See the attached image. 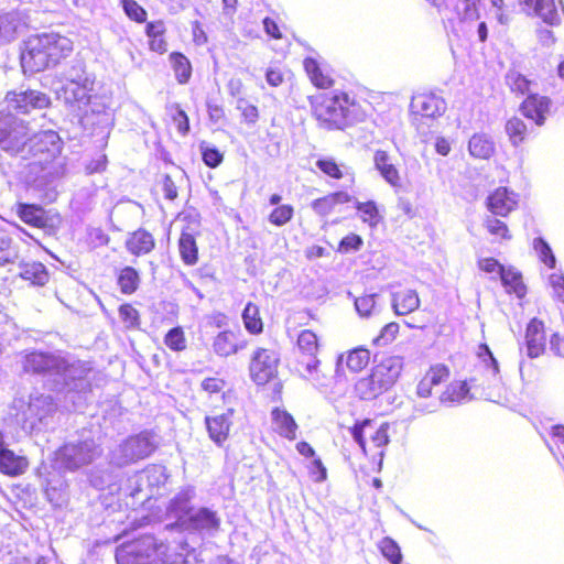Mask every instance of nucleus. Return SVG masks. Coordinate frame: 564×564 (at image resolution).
<instances>
[{"instance_id": "nucleus-1", "label": "nucleus", "mask_w": 564, "mask_h": 564, "mask_svg": "<svg viewBox=\"0 0 564 564\" xmlns=\"http://www.w3.org/2000/svg\"><path fill=\"white\" fill-rule=\"evenodd\" d=\"M73 42L56 32L29 35L20 46L19 61L25 75L55 68L70 56Z\"/></svg>"}, {"instance_id": "nucleus-2", "label": "nucleus", "mask_w": 564, "mask_h": 564, "mask_svg": "<svg viewBox=\"0 0 564 564\" xmlns=\"http://www.w3.org/2000/svg\"><path fill=\"white\" fill-rule=\"evenodd\" d=\"M308 104L317 126L327 131H344L365 118L359 101L345 90L310 96Z\"/></svg>"}, {"instance_id": "nucleus-3", "label": "nucleus", "mask_w": 564, "mask_h": 564, "mask_svg": "<svg viewBox=\"0 0 564 564\" xmlns=\"http://www.w3.org/2000/svg\"><path fill=\"white\" fill-rule=\"evenodd\" d=\"M28 167L32 173L52 174L59 165L64 142L54 130L34 133L25 140Z\"/></svg>"}, {"instance_id": "nucleus-4", "label": "nucleus", "mask_w": 564, "mask_h": 564, "mask_svg": "<svg viewBox=\"0 0 564 564\" xmlns=\"http://www.w3.org/2000/svg\"><path fill=\"white\" fill-rule=\"evenodd\" d=\"M403 369L402 359L389 356L378 362L364 378L355 384L356 394L362 400H373L390 390L399 380Z\"/></svg>"}, {"instance_id": "nucleus-5", "label": "nucleus", "mask_w": 564, "mask_h": 564, "mask_svg": "<svg viewBox=\"0 0 564 564\" xmlns=\"http://www.w3.org/2000/svg\"><path fill=\"white\" fill-rule=\"evenodd\" d=\"M21 369L30 376H66L78 370L79 379L86 378L90 368L84 362L70 364L66 358L48 351L31 350L22 355Z\"/></svg>"}, {"instance_id": "nucleus-6", "label": "nucleus", "mask_w": 564, "mask_h": 564, "mask_svg": "<svg viewBox=\"0 0 564 564\" xmlns=\"http://www.w3.org/2000/svg\"><path fill=\"white\" fill-rule=\"evenodd\" d=\"M117 564H165L167 546L153 535H141L117 546Z\"/></svg>"}, {"instance_id": "nucleus-7", "label": "nucleus", "mask_w": 564, "mask_h": 564, "mask_svg": "<svg viewBox=\"0 0 564 564\" xmlns=\"http://www.w3.org/2000/svg\"><path fill=\"white\" fill-rule=\"evenodd\" d=\"M321 337L313 329H302L294 344V371L304 380L319 379L322 361L318 358Z\"/></svg>"}, {"instance_id": "nucleus-8", "label": "nucleus", "mask_w": 564, "mask_h": 564, "mask_svg": "<svg viewBox=\"0 0 564 564\" xmlns=\"http://www.w3.org/2000/svg\"><path fill=\"white\" fill-rule=\"evenodd\" d=\"M349 431L366 455H382L390 442V424L376 419L356 422Z\"/></svg>"}, {"instance_id": "nucleus-9", "label": "nucleus", "mask_w": 564, "mask_h": 564, "mask_svg": "<svg viewBox=\"0 0 564 564\" xmlns=\"http://www.w3.org/2000/svg\"><path fill=\"white\" fill-rule=\"evenodd\" d=\"M99 455L94 440H82L62 444L54 452V464L64 471H76L90 465Z\"/></svg>"}, {"instance_id": "nucleus-10", "label": "nucleus", "mask_w": 564, "mask_h": 564, "mask_svg": "<svg viewBox=\"0 0 564 564\" xmlns=\"http://www.w3.org/2000/svg\"><path fill=\"white\" fill-rule=\"evenodd\" d=\"M14 212L23 224L47 236L56 235L63 224V217L57 210L45 209L40 204L18 202Z\"/></svg>"}, {"instance_id": "nucleus-11", "label": "nucleus", "mask_w": 564, "mask_h": 564, "mask_svg": "<svg viewBox=\"0 0 564 564\" xmlns=\"http://www.w3.org/2000/svg\"><path fill=\"white\" fill-rule=\"evenodd\" d=\"M29 134V123L18 119L10 112L0 111V148L15 155L20 153L25 145Z\"/></svg>"}, {"instance_id": "nucleus-12", "label": "nucleus", "mask_w": 564, "mask_h": 564, "mask_svg": "<svg viewBox=\"0 0 564 564\" xmlns=\"http://www.w3.org/2000/svg\"><path fill=\"white\" fill-rule=\"evenodd\" d=\"M280 366L279 352L274 349L258 347L250 359L249 375L258 386H265L278 378Z\"/></svg>"}, {"instance_id": "nucleus-13", "label": "nucleus", "mask_w": 564, "mask_h": 564, "mask_svg": "<svg viewBox=\"0 0 564 564\" xmlns=\"http://www.w3.org/2000/svg\"><path fill=\"white\" fill-rule=\"evenodd\" d=\"M10 107L20 113H29L35 109H44L51 106L50 97L42 91L28 89L24 91H10L6 96Z\"/></svg>"}, {"instance_id": "nucleus-14", "label": "nucleus", "mask_w": 564, "mask_h": 564, "mask_svg": "<svg viewBox=\"0 0 564 564\" xmlns=\"http://www.w3.org/2000/svg\"><path fill=\"white\" fill-rule=\"evenodd\" d=\"M485 204L494 216L507 217L518 208L519 195L507 186H499L489 193Z\"/></svg>"}, {"instance_id": "nucleus-15", "label": "nucleus", "mask_w": 564, "mask_h": 564, "mask_svg": "<svg viewBox=\"0 0 564 564\" xmlns=\"http://www.w3.org/2000/svg\"><path fill=\"white\" fill-rule=\"evenodd\" d=\"M446 104L432 93H421L411 100V112L415 120L434 119L444 113Z\"/></svg>"}, {"instance_id": "nucleus-16", "label": "nucleus", "mask_w": 564, "mask_h": 564, "mask_svg": "<svg viewBox=\"0 0 564 564\" xmlns=\"http://www.w3.org/2000/svg\"><path fill=\"white\" fill-rule=\"evenodd\" d=\"M552 105L553 101L550 97L539 94H530L520 104V111L527 119L532 120L536 126L542 127L546 122Z\"/></svg>"}, {"instance_id": "nucleus-17", "label": "nucleus", "mask_w": 564, "mask_h": 564, "mask_svg": "<svg viewBox=\"0 0 564 564\" xmlns=\"http://www.w3.org/2000/svg\"><path fill=\"white\" fill-rule=\"evenodd\" d=\"M235 410L227 409L225 413L205 416V426L208 437L219 447L228 441L232 427L231 416Z\"/></svg>"}, {"instance_id": "nucleus-18", "label": "nucleus", "mask_w": 564, "mask_h": 564, "mask_svg": "<svg viewBox=\"0 0 564 564\" xmlns=\"http://www.w3.org/2000/svg\"><path fill=\"white\" fill-rule=\"evenodd\" d=\"M524 346L530 358H538L544 354L546 336L543 321L536 317L530 319L525 328Z\"/></svg>"}, {"instance_id": "nucleus-19", "label": "nucleus", "mask_w": 564, "mask_h": 564, "mask_svg": "<svg viewBox=\"0 0 564 564\" xmlns=\"http://www.w3.org/2000/svg\"><path fill=\"white\" fill-rule=\"evenodd\" d=\"M451 375L448 366L445 364H435L430 366L416 386V395L419 398H430L434 387L445 382Z\"/></svg>"}, {"instance_id": "nucleus-20", "label": "nucleus", "mask_w": 564, "mask_h": 564, "mask_svg": "<svg viewBox=\"0 0 564 564\" xmlns=\"http://www.w3.org/2000/svg\"><path fill=\"white\" fill-rule=\"evenodd\" d=\"M148 48L150 52L164 55L169 51L167 26L164 20H151L144 25Z\"/></svg>"}, {"instance_id": "nucleus-21", "label": "nucleus", "mask_w": 564, "mask_h": 564, "mask_svg": "<svg viewBox=\"0 0 564 564\" xmlns=\"http://www.w3.org/2000/svg\"><path fill=\"white\" fill-rule=\"evenodd\" d=\"M303 68L315 88L327 90L335 86L336 80L332 72L324 67L316 58L305 57L303 59Z\"/></svg>"}, {"instance_id": "nucleus-22", "label": "nucleus", "mask_w": 564, "mask_h": 564, "mask_svg": "<svg viewBox=\"0 0 564 564\" xmlns=\"http://www.w3.org/2000/svg\"><path fill=\"white\" fill-rule=\"evenodd\" d=\"M155 246L154 236L142 227L130 232L124 241L127 251L134 257H143L151 253Z\"/></svg>"}, {"instance_id": "nucleus-23", "label": "nucleus", "mask_w": 564, "mask_h": 564, "mask_svg": "<svg viewBox=\"0 0 564 564\" xmlns=\"http://www.w3.org/2000/svg\"><path fill=\"white\" fill-rule=\"evenodd\" d=\"M271 420L274 433L290 442L296 440L299 425L290 412L282 408H273Z\"/></svg>"}, {"instance_id": "nucleus-24", "label": "nucleus", "mask_w": 564, "mask_h": 564, "mask_svg": "<svg viewBox=\"0 0 564 564\" xmlns=\"http://www.w3.org/2000/svg\"><path fill=\"white\" fill-rule=\"evenodd\" d=\"M156 446L151 436L143 432L130 436L124 443V454L131 460H139L149 457Z\"/></svg>"}, {"instance_id": "nucleus-25", "label": "nucleus", "mask_w": 564, "mask_h": 564, "mask_svg": "<svg viewBox=\"0 0 564 564\" xmlns=\"http://www.w3.org/2000/svg\"><path fill=\"white\" fill-rule=\"evenodd\" d=\"M351 200L352 196L346 191H336L312 200L311 208L316 215L326 217L335 213L338 205L348 204Z\"/></svg>"}, {"instance_id": "nucleus-26", "label": "nucleus", "mask_w": 564, "mask_h": 564, "mask_svg": "<svg viewBox=\"0 0 564 564\" xmlns=\"http://www.w3.org/2000/svg\"><path fill=\"white\" fill-rule=\"evenodd\" d=\"M29 465V459L25 456L15 454L8 445L0 451V474L19 477L28 470Z\"/></svg>"}, {"instance_id": "nucleus-27", "label": "nucleus", "mask_w": 564, "mask_h": 564, "mask_svg": "<svg viewBox=\"0 0 564 564\" xmlns=\"http://www.w3.org/2000/svg\"><path fill=\"white\" fill-rule=\"evenodd\" d=\"M373 164L382 178L392 187H401L402 178L391 155L384 150H376L373 153Z\"/></svg>"}, {"instance_id": "nucleus-28", "label": "nucleus", "mask_w": 564, "mask_h": 564, "mask_svg": "<svg viewBox=\"0 0 564 564\" xmlns=\"http://www.w3.org/2000/svg\"><path fill=\"white\" fill-rule=\"evenodd\" d=\"M19 276L34 286H44L50 280L48 270L40 261L22 262Z\"/></svg>"}, {"instance_id": "nucleus-29", "label": "nucleus", "mask_w": 564, "mask_h": 564, "mask_svg": "<svg viewBox=\"0 0 564 564\" xmlns=\"http://www.w3.org/2000/svg\"><path fill=\"white\" fill-rule=\"evenodd\" d=\"M371 352L364 346L347 350L338 357L337 365L345 361L346 367L352 372L362 371L370 362Z\"/></svg>"}, {"instance_id": "nucleus-30", "label": "nucleus", "mask_w": 564, "mask_h": 564, "mask_svg": "<svg viewBox=\"0 0 564 564\" xmlns=\"http://www.w3.org/2000/svg\"><path fill=\"white\" fill-rule=\"evenodd\" d=\"M177 249L182 262L187 267L198 263L199 250L195 237L188 231H182L177 241Z\"/></svg>"}, {"instance_id": "nucleus-31", "label": "nucleus", "mask_w": 564, "mask_h": 564, "mask_svg": "<svg viewBox=\"0 0 564 564\" xmlns=\"http://www.w3.org/2000/svg\"><path fill=\"white\" fill-rule=\"evenodd\" d=\"M420 297L414 290H400L392 294V308L397 315H408L420 306Z\"/></svg>"}, {"instance_id": "nucleus-32", "label": "nucleus", "mask_w": 564, "mask_h": 564, "mask_svg": "<svg viewBox=\"0 0 564 564\" xmlns=\"http://www.w3.org/2000/svg\"><path fill=\"white\" fill-rule=\"evenodd\" d=\"M471 399L470 386L467 380H453L440 395L442 403L455 404Z\"/></svg>"}, {"instance_id": "nucleus-33", "label": "nucleus", "mask_w": 564, "mask_h": 564, "mask_svg": "<svg viewBox=\"0 0 564 564\" xmlns=\"http://www.w3.org/2000/svg\"><path fill=\"white\" fill-rule=\"evenodd\" d=\"M169 62L180 85H186L193 75V66L188 57L182 52L174 51L169 55Z\"/></svg>"}, {"instance_id": "nucleus-34", "label": "nucleus", "mask_w": 564, "mask_h": 564, "mask_svg": "<svg viewBox=\"0 0 564 564\" xmlns=\"http://www.w3.org/2000/svg\"><path fill=\"white\" fill-rule=\"evenodd\" d=\"M141 284V278L139 271L131 267L126 265L122 267L117 272V285L119 291L123 295H132L134 294Z\"/></svg>"}, {"instance_id": "nucleus-35", "label": "nucleus", "mask_w": 564, "mask_h": 564, "mask_svg": "<svg viewBox=\"0 0 564 564\" xmlns=\"http://www.w3.org/2000/svg\"><path fill=\"white\" fill-rule=\"evenodd\" d=\"M501 283L509 294H516L518 297H523L527 293V288L523 283L522 274L512 267L503 268L500 273Z\"/></svg>"}, {"instance_id": "nucleus-36", "label": "nucleus", "mask_w": 564, "mask_h": 564, "mask_svg": "<svg viewBox=\"0 0 564 564\" xmlns=\"http://www.w3.org/2000/svg\"><path fill=\"white\" fill-rule=\"evenodd\" d=\"M188 524L193 530H217L220 525V520L215 511L207 508H200L196 513L188 518Z\"/></svg>"}, {"instance_id": "nucleus-37", "label": "nucleus", "mask_w": 564, "mask_h": 564, "mask_svg": "<svg viewBox=\"0 0 564 564\" xmlns=\"http://www.w3.org/2000/svg\"><path fill=\"white\" fill-rule=\"evenodd\" d=\"M468 149L474 158L487 160L495 153V143L487 134L476 133L470 138Z\"/></svg>"}, {"instance_id": "nucleus-38", "label": "nucleus", "mask_w": 564, "mask_h": 564, "mask_svg": "<svg viewBox=\"0 0 564 564\" xmlns=\"http://www.w3.org/2000/svg\"><path fill=\"white\" fill-rule=\"evenodd\" d=\"M239 345L234 332L224 330L216 335L213 341V349L220 357H228L239 350Z\"/></svg>"}, {"instance_id": "nucleus-39", "label": "nucleus", "mask_w": 564, "mask_h": 564, "mask_svg": "<svg viewBox=\"0 0 564 564\" xmlns=\"http://www.w3.org/2000/svg\"><path fill=\"white\" fill-rule=\"evenodd\" d=\"M505 131L513 147L522 145L529 135L527 123L518 117H511L506 121Z\"/></svg>"}, {"instance_id": "nucleus-40", "label": "nucleus", "mask_w": 564, "mask_h": 564, "mask_svg": "<svg viewBox=\"0 0 564 564\" xmlns=\"http://www.w3.org/2000/svg\"><path fill=\"white\" fill-rule=\"evenodd\" d=\"M242 321L248 333L259 335L263 332L264 323L257 304L252 302L247 303L242 312Z\"/></svg>"}, {"instance_id": "nucleus-41", "label": "nucleus", "mask_w": 564, "mask_h": 564, "mask_svg": "<svg viewBox=\"0 0 564 564\" xmlns=\"http://www.w3.org/2000/svg\"><path fill=\"white\" fill-rule=\"evenodd\" d=\"M315 165L326 177L330 180L339 181L348 174L346 166L338 163L332 156L318 158Z\"/></svg>"}, {"instance_id": "nucleus-42", "label": "nucleus", "mask_w": 564, "mask_h": 564, "mask_svg": "<svg viewBox=\"0 0 564 564\" xmlns=\"http://www.w3.org/2000/svg\"><path fill=\"white\" fill-rule=\"evenodd\" d=\"M484 227L487 232L494 237L495 242H503L510 241L512 239V234L508 227V225L494 216H488L484 220Z\"/></svg>"}, {"instance_id": "nucleus-43", "label": "nucleus", "mask_w": 564, "mask_h": 564, "mask_svg": "<svg viewBox=\"0 0 564 564\" xmlns=\"http://www.w3.org/2000/svg\"><path fill=\"white\" fill-rule=\"evenodd\" d=\"M163 344L173 352L185 351L188 343L184 328L180 325L170 328L163 337Z\"/></svg>"}, {"instance_id": "nucleus-44", "label": "nucleus", "mask_w": 564, "mask_h": 564, "mask_svg": "<svg viewBox=\"0 0 564 564\" xmlns=\"http://www.w3.org/2000/svg\"><path fill=\"white\" fill-rule=\"evenodd\" d=\"M227 382L219 377H207L200 383V389L209 397L213 394H221L224 401L231 398L232 391L226 390Z\"/></svg>"}, {"instance_id": "nucleus-45", "label": "nucleus", "mask_w": 564, "mask_h": 564, "mask_svg": "<svg viewBox=\"0 0 564 564\" xmlns=\"http://www.w3.org/2000/svg\"><path fill=\"white\" fill-rule=\"evenodd\" d=\"M356 209L361 220L372 228L377 227L381 221L379 209L373 200L359 202L356 204Z\"/></svg>"}, {"instance_id": "nucleus-46", "label": "nucleus", "mask_w": 564, "mask_h": 564, "mask_svg": "<svg viewBox=\"0 0 564 564\" xmlns=\"http://www.w3.org/2000/svg\"><path fill=\"white\" fill-rule=\"evenodd\" d=\"M380 553L390 562V564H402V552L399 544L390 536H384L378 544Z\"/></svg>"}, {"instance_id": "nucleus-47", "label": "nucleus", "mask_w": 564, "mask_h": 564, "mask_svg": "<svg viewBox=\"0 0 564 564\" xmlns=\"http://www.w3.org/2000/svg\"><path fill=\"white\" fill-rule=\"evenodd\" d=\"M120 6L127 18L138 24L148 21V11L137 0H120Z\"/></svg>"}, {"instance_id": "nucleus-48", "label": "nucleus", "mask_w": 564, "mask_h": 564, "mask_svg": "<svg viewBox=\"0 0 564 564\" xmlns=\"http://www.w3.org/2000/svg\"><path fill=\"white\" fill-rule=\"evenodd\" d=\"M118 313L126 329H139L141 318L139 311L130 303H123L118 307Z\"/></svg>"}, {"instance_id": "nucleus-49", "label": "nucleus", "mask_w": 564, "mask_h": 564, "mask_svg": "<svg viewBox=\"0 0 564 564\" xmlns=\"http://www.w3.org/2000/svg\"><path fill=\"white\" fill-rule=\"evenodd\" d=\"M480 0H456L454 10L459 21H473L479 17Z\"/></svg>"}, {"instance_id": "nucleus-50", "label": "nucleus", "mask_w": 564, "mask_h": 564, "mask_svg": "<svg viewBox=\"0 0 564 564\" xmlns=\"http://www.w3.org/2000/svg\"><path fill=\"white\" fill-rule=\"evenodd\" d=\"M506 83L510 90L517 95L527 94L531 86V82L517 70H510L506 75Z\"/></svg>"}, {"instance_id": "nucleus-51", "label": "nucleus", "mask_w": 564, "mask_h": 564, "mask_svg": "<svg viewBox=\"0 0 564 564\" xmlns=\"http://www.w3.org/2000/svg\"><path fill=\"white\" fill-rule=\"evenodd\" d=\"M202 160L210 169L218 167L224 161V153L216 147L208 145L206 142L199 144Z\"/></svg>"}, {"instance_id": "nucleus-52", "label": "nucleus", "mask_w": 564, "mask_h": 564, "mask_svg": "<svg viewBox=\"0 0 564 564\" xmlns=\"http://www.w3.org/2000/svg\"><path fill=\"white\" fill-rule=\"evenodd\" d=\"M294 216V208L290 204L276 206L269 215V221L278 227L288 224Z\"/></svg>"}, {"instance_id": "nucleus-53", "label": "nucleus", "mask_w": 564, "mask_h": 564, "mask_svg": "<svg viewBox=\"0 0 564 564\" xmlns=\"http://www.w3.org/2000/svg\"><path fill=\"white\" fill-rule=\"evenodd\" d=\"M533 248L538 252L540 261L543 262L549 269H553L555 267V257L551 247L543 238H535L533 240Z\"/></svg>"}, {"instance_id": "nucleus-54", "label": "nucleus", "mask_w": 564, "mask_h": 564, "mask_svg": "<svg viewBox=\"0 0 564 564\" xmlns=\"http://www.w3.org/2000/svg\"><path fill=\"white\" fill-rule=\"evenodd\" d=\"M399 332L400 325L397 322H390L381 328L380 334L373 338L372 343L375 345L390 344L397 338Z\"/></svg>"}, {"instance_id": "nucleus-55", "label": "nucleus", "mask_w": 564, "mask_h": 564, "mask_svg": "<svg viewBox=\"0 0 564 564\" xmlns=\"http://www.w3.org/2000/svg\"><path fill=\"white\" fill-rule=\"evenodd\" d=\"M171 109L174 110V113L172 115V121L174 122L178 133L181 135H186L189 132L188 116L178 104L173 105Z\"/></svg>"}, {"instance_id": "nucleus-56", "label": "nucleus", "mask_w": 564, "mask_h": 564, "mask_svg": "<svg viewBox=\"0 0 564 564\" xmlns=\"http://www.w3.org/2000/svg\"><path fill=\"white\" fill-rule=\"evenodd\" d=\"M237 108L246 123L254 124L259 120L260 115L258 107L248 100L240 99Z\"/></svg>"}, {"instance_id": "nucleus-57", "label": "nucleus", "mask_w": 564, "mask_h": 564, "mask_svg": "<svg viewBox=\"0 0 564 564\" xmlns=\"http://www.w3.org/2000/svg\"><path fill=\"white\" fill-rule=\"evenodd\" d=\"M364 245L362 238L354 232L345 236L338 243V252L349 253L351 251H358Z\"/></svg>"}, {"instance_id": "nucleus-58", "label": "nucleus", "mask_w": 564, "mask_h": 564, "mask_svg": "<svg viewBox=\"0 0 564 564\" xmlns=\"http://www.w3.org/2000/svg\"><path fill=\"white\" fill-rule=\"evenodd\" d=\"M478 268L486 273H501L505 265H502L497 259L487 257L477 261Z\"/></svg>"}, {"instance_id": "nucleus-59", "label": "nucleus", "mask_w": 564, "mask_h": 564, "mask_svg": "<svg viewBox=\"0 0 564 564\" xmlns=\"http://www.w3.org/2000/svg\"><path fill=\"white\" fill-rule=\"evenodd\" d=\"M17 28L8 18H0V43L10 42L14 39Z\"/></svg>"}, {"instance_id": "nucleus-60", "label": "nucleus", "mask_w": 564, "mask_h": 564, "mask_svg": "<svg viewBox=\"0 0 564 564\" xmlns=\"http://www.w3.org/2000/svg\"><path fill=\"white\" fill-rule=\"evenodd\" d=\"M11 239L2 234L0 236V265L7 264L13 261V254L10 250Z\"/></svg>"}, {"instance_id": "nucleus-61", "label": "nucleus", "mask_w": 564, "mask_h": 564, "mask_svg": "<svg viewBox=\"0 0 564 564\" xmlns=\"http://www.w3.org/2000/svg\"><path fill=\"white\" fill-rule=\"evenodd\" d=\"M310 475L315 482H323L327 479V469L321 458H315L313 460Z\"/></svg>"}, {"instance_id": "nucleus-62", "label": "nucleus", "mask_w": 564, "mask_h": 564, "mask_svg": "<svg viewBox=\"0 0 564 564\" xmlns=\"http://www.w3.org/2000/svg\"><path fill=\"white\" fill-rule=\"evenodd\" d=\"M355 306L360 316H369L375 307V301L371 296H360L355 301Z\"/></svg>"}, {"instance_id": "nucleus-63", "label": "nucleus", "mask_w": 564, "mask_h": 564, "mask_svg": "<svg viewBox=\"0 0 564 564\" xmlns=\"http://www.w3.org/2000/svg\"><path fill=\"white\" fill-rule=\"evenodd\" d=\"M265 79L272 87H278L284 82V73L278 66H271L265 70Z\"/></svg>"}, {"instance_id": "nucleus-64", "label": "nucleus", "mask_w": 564, "mask_h": 564, "mask_svg": "<svg viewBox=\"0 0 564 564\" xmlns=\"http://www.w3.org/2000/svg\"><path fill=\"white\" fill-rule=\"evenodd\" d=\"M551 285L555 293V296L558 301L564 303V275L563 274H552L551 275Z\"/></svg>"}]
</instances>
